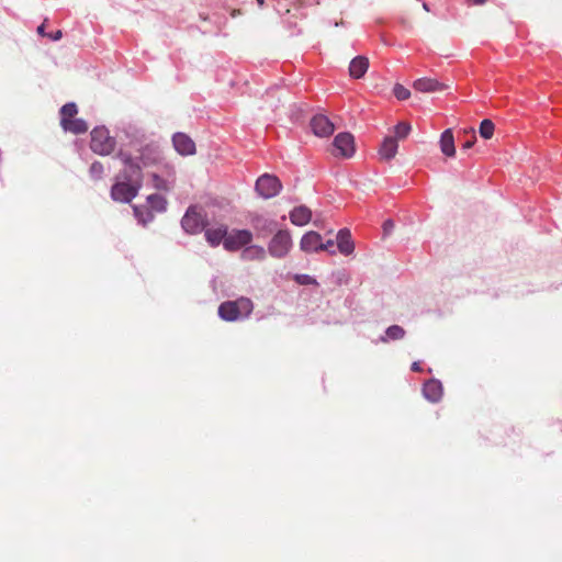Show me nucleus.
<instances>
[{
  "mask_svg": "<svg viewBox=\"0 0 562 562\" xmlns=\"http://www.w3.org/2000/svg\"><path fill=\"white\" fill-rule=\"evenodd\" d=\"M254 310V304L248 297H239L235 301H225L220 304L217 314L225 322H238L248 318Z\"/></svg>",
  "mask_w": 562,
  "mask_h": 562,
  "instance_id": "f257e3e1",
  "label": "nucleus"
},
{
  "mask_svg": "<svg viewBox=\"0 0 562 562\" xmlns=\"http://www.w3.org/2000/svg\"><path fill=\"white\" fill-rule=\"evenodd\" d=\"M209 221L205 211L200 205H190L181 221L180 225L186 234L188 235H198L202 233L207 226Z\"/></svg>",
  "mask_w": 562,
  "mask_h": 562,
  "instance_id": "f03ea898",
  "label": "nucleus"
},
{
  "mask_svg": "<svg viewBox=\"0 0 562 562\" xmlns=\"http://www.w3.org/2000/svg\"><path fill=\"white\" fill-rule=\"evenodd\" d=\"M115 157L124 165L123 170L119 172L116 179H124L142 184L143 168L145 167L138 156L134 157L128 151L120 149Z\"/></svg>",
  "mask_w": 562,
  "mask_h": 562,
  "instance_id": "7ed1b4c3",
  "label": "nucleus"
},
{
  "mask_svg": "<svg viewBox=\"0 0 562 562\" xmlns=\"http://www.w3.org/2000/svg\"><path fill=\"white\" fill-rule=\"evenodd\" d=\"M90 149L100 156L111 155L116 146L115 137L105 126H95L90 133Z\"/></svg>",
  "mask_w": 562,
  "mask_h": 562,
  "instance_id": "20e7f679",
  "label": "nucleus"
},
{
  "mask_svg": "<svg viewBox=\"0 0 562 562\" xmlns=\"http://www.w3.org/2000/svg\"><path fill=\"white\" fill-rule=\"evenodd\" d=\"M293 248L292 235L289 229L279 228L272 234L267 245V252L276 259L285 258Z\"/></svg>",
  "mask_w": 562,
  "mask_h": 562,
  "instance_id": "39448f33",
  "label": "nucleus"
},
{
  "mask_svg": "<svg viewBox=\"0 0 562 562\" xmlns=\"http://www.w3.org/2000/svg\"><path fill=\"white\" fill-rule=\"evenodd\" d=\"M140 187V183L116 179V182L111 188V199L120 203H130L137 196Z\"/></svg>",
  "mask_w": 562,
  "mask_h": 562,
  "instance_id": "423d86ee",
  "label": "nucleus"
},
{
  "mask_svg": "<svg viewBox=\"0 0 562 562\" xmlns=\"http://www.w3.org/2000/svg\"><path fill=\"white\" fill-rule=\"evenodd\" d=\"M255 189L261 198L271 199L280 193L282 183L277 176L265 173L257 179Z\"/></svg>",
  "mask_w": 562,
  "mask_h": 562,
  "instance_id": "0eeeda50",
  "label": "nucleus"
},
{
  "mask_svg": "<svg viewBox=\"0 0 562 562\" xmlns=\"http://www.w3.org/2000/svg\"><path fill=\"white\" fill-rule=\"evenodd\" d=\"M249 222L258 238H266L279 229V223L273 217L263 214H251Z\"/></svg>",
  "mask_w": 562,
  "mask_h": 562,
  "instance_id": "6e6552de",
  "label": "nucleus"
},
{
  "mask_svg": "<svg viewBox=\"0 0 562 562\" xmlns=\"http://www.w3.org/2000/svg\"><path fill=\"white\" fill-rule=\"evenodd\" d=\"M254 235L249 229H233L227 232V237L224 239V249L227 251H237L245 248L252 241Z\"/></svg>",
  "mask_w": 562,
  "mask_h": 562,
  "instance_id": "1a4fd4ad",
  "label": "nucleus"
},
{
  "mask_svg": "<svg viewBox=\"0 0 562 562\" xmlns=\"http://www.w3.org/2000/svg\"><path fill=\"white\" fill-rule=\"evenodd\" d=\"M333 146L336 156L350 158L355 154V138L352 134L348 132L337 134L334 138Z\"/></svg>",
  "mask_w": 562,
  "mask_h": 562,
  "instance_id": "9d476101",
  "label": "nucleus"
},
{
  "mask_svg": "<svg viewBox=\"0 0 562 562\" xmlns=\"http://www.w3.org/2000/svg\"><path fill=\"white\" fill-rule=\"evenodd\" d=\"M310 126L314 135L318 137H328L335 130L333 122L324 114H315L311 119Z\"/></svg>",
  "mask_w": 562,
  "mask_h": 562,
  "instance_id": "9b49d317",
  "label": "nucleus"
},
{
  "mask_svg": "<svg viewBox=\"0 0 562 562\" xmlns=\"http://www.w3.org/2000/svg\"><path fill=\"white\" fill-rule=\"evenodd\" d=\"M172 145L175 150L181 156H191L195 154V143L184 133L177 132L172 135Z\"/></svg>",
  "mask_w": 562,
  "mask_h": 562,
  "instance_id": "f8f14e48",
  "label": "nucleus"
},
{
  "mask_svg": "<svg viewBox=\"0 0 562 562\" xmlns=\"http://www.w3.org/2000/svg\"><path fill=\"white\" fill-rule=\"evenodd\" d=\"M138 158L144 167H148L159 164L162 160V154L157 144L150 143L140 148Z\"/></svg>",
  "mask_w": 562,
  "mask_h": 562,
  "instance_id": "ddd939ff",
  "label": "nucleus"
},
{
  "mask_svg": "<svg viewBox=\"0 0 562 562\" xmlns=\"http://www.w3.org/2000/svg\"><path fill=\"white\" fill-rule=\"evenodd\" d=\"M300 249L307 254L322 251L321 234L315 231L306 232L301 238Z\"/></svg>",
  "mask_w": 562,
  "mask_h": 562,
  "instance_id": "4468645a",
  "label": "nucleus"
},
{
  "mask_svg": "<svg viewBox=\"0 0 562 562\" xmlns=\"http://www.w3.org/2000/svg\"><path fill=\"white\" fill-rule=\"evenodd\" d=\"M442 394L443 387L439 380L430 379L424 383L423 395L427 401L438 403L441 400Z\"/></svg>",
  "mask_w": 562,
  "mask_h": 562,
  "instance_id": "2eb2a0df",
  "label": "nucleus"
},
{
  "mask_svg": "<svg viewBox=\"0 0 562 562\" xmlns=\"http://www.w3.org/2000/svg\"><path fill=\"white\" fill-rule=\"evenodd\" d=\"M337 248L344 256H349L355 251V243L350 229L341 228L336 235Z\"/></svg>",
  "mask_w": 562,
  "mask_h": 562,
  "instance_id": "dca6fc26",
  "label": "nucleus"
},
{
  "mask_svg": "<svg viewBox=\"0 0 562 562\" xmlns=\"http://www.w3.org/2000/svg\"><path fill=\"white\" fill-rule=\"evenodd\" d=\"M204 237L211 247H217L227 237L228 228L226 225L221 224L216 227H205Z\"/></svg>",
  "mask_w": 562,
  "mask_h": 562,
  "instance_id": "f3484780",
  "label": "nucleus"
},
{
  "mask_svg": "<svg viewBox=\"0 0 562 562\" xmlns=\"http://www.w3.org/2000/svg\"><path fill=\"white\" fill-rule=\"evenodd\" d=\"M289 218L293 225L302 227L312 220V211L305 205H300L290 212Z\"/></svg>",
  "mask_w": 562,
  "mask_h": 562,
  "instance_id": "a211bd4d",
  "label": "nucleus"
},
{
  "mask_svg": "<svg viewBox=\"0 0 562 562\" xmlns=\"http://www.w3.org/2000/svg\"><path fill=\"white\" fill-rule=\"evenodd\" d=\"M414 88L419 92H436L442 91L447 87L437 79L424 77L415 80Z\"/></svg>",
  "mask_w": 562,
  "mask_h": 562,
  "instance_id": "6ab92c4d",
  "label": "nucleus"
},
{
  "mask_svg": "<svg viewBox=\"0 0 562 562\" xmlns=\"http://www.w3.org/2000/svg\"><path fill=\"white\" fill-rule=\"evenodd\" d=\"M398 149V144L395 137L386 136L384 137L380 149L379 155L383 160H391L395 157Z\"/></svg>",
  "mask_w": 562,
  "mask_h": 562,
  "instance_id": "aec40b11",
  "label": "nucleus"
},
{
  "mask_svg": "<svg viewBox=\"0 0 562 562\" xmlns=\"http://www.w3.org/2000/svg\"><path fill=\"white\" fill-rule=\"evenodd\" d=\"M369 68V59L364 56L355 57L349 64V74L355 79L362 78Z\"/></svg>",
  "mask_w": 562,
  "mask_h": 562,
  "instance_id": "412c9836",
  "label": "nucleus"
},
{
  "mask_svg": "<svg viewBox=\"0 0 562 562\" xmlns=\"http://www.w3.org/2000/svg\"><path fill=\"white\" fill-rule=\"evenodd\" d=\"M60 125L66 132L75 135L83 134L88 131V124L83 119H60Z\"/></svg>",
  "mask_w": 562,
  "mask_h": 562,
  "instance_id": "4be33fe9",
  "label": "nucleus"
},
{
  "mask_svg": "<svg viewBox=\"0 0 562 562\" xmlns=\"http://www.w3.org/2000/svg\"><path fill=\"white\" fill-rule=\"evenodd\" d=\"M267 250L260 245H247L241 251V259L245 261H262L266 259Z\"/></svg>",
  "mask_w": 562,
  "mask_h": 562,
  "instance_id": "5701e85b",
  "label": "nucleus"
},
{
  "mask_svg": "<svg viewBox=\"0 0 562 562\" xmlns=\"http://www.w3.org/2000/svg\"><path fill=\"white\" fill-rule=\"evenodd\" d=\"M440 149L447 157H453L456 155L454 137L450 128L445 130L440 136Z\"/></svg>",
  "mask_w": 562,
  "mask_h": 562,
  "instance_id": "b1692460",
  "label": "nucleus"
},
{
  "mask_svg": "<svg viewBox=\"0 0 562 562\" xmlns=\"http://www.w3.org/2000/svg\"><path fill=\"white\" fill-rule=\"evenodd\" d=\"M405 337V329L400 325H391L389 326L384 334L379 337V342H390V341H396L401 340Z\"/></svg>",
  "mask_w": 562,
  "mask_h": 562,
  "instance_id": "393cba45",
  "label": "nucleus"
},
{
  "mask_svg": "<svg viewBox=\"0 0 562 562\" xmlns=\"http://www.w3.org/2000/svg\"><path fill=\"white\" fill-rule=\"evenodd\" d=\"M147 206L151 210V212L165 213L167 211V199L158 193L149 194L146 199Z\"/></svg>",
  "mask_w": 562,
  "mask_h": 562,
  "instance_id": "a878e982",
  "label": "nucleus"
},
{
  "mask_svg": "<svg viewBox=\"0 0 562 562\" xmlns=\"http://www.w3.org/2000/svg\"><path fill=\"white\" fill-rule=\"evenodd\" d=\"M133 212L137 223L143 226L151 223L155 218V214L147 205H134Z\"/></svg>",
  "mask_w": 562,
  "mask_h": 562,
  "instance_id": "bb28decb",
  "label": "nucleus"
},
{
  "mask_svg": "<svg viewBox=\"0 0 562 562\" xmlns=\"http://www.w3.org/2000/svg\"><path fill=\"white\" fill-rule=\"evenodd\" d=\"M122 133L128 139L131 145L139 144L144 140V132L135 125L127 124L122 127Z\"/></svg>",
  "mask_w": 562,
  "mask_h": 562,
  "instance_id": "cd10ccee",
  "label": "nucleus"
},
{
  "mask_svg": "<svg viewBox=\"0 0 562 562\" xmlns=\"http://www.w3.org/2000/svg\"><path fill=\"white\" fill-rule=\"evenodd\" d=\"M494 123L491 120L485 119L481 122L479 132L484 139H490L494 134Z\"/></svg>",
  "mask_w": 562,
  "mask_h": 562,
  "instance_id": "c85d7f7f",
  "label": "nucleus"
},
{
  "mask_svg": "<svg viewBox=\"0 0 562 562\" xmlns=\"http://www.w3.org/2000/svg\"><path fill=\"white\" fill-rule=\"evenodd\" d=\"M151 181L153 187L157 190L169 191L172 188L171 183L167 179L160 177L157 173L151 175Z\"/></svg>",
  "mask_w": 562,
  "mask_h": 562,
  "instance_id": "c756f323",
  "label": "nucleus"
},
{
  "mask_svg": "<svg viewBox=\"0 0 562 562\" xmlns=\"http://www.w3.org/2000/svg\"><path fill=\"white\" fill-rule=\"evenodd\" d=\"M411 130H412V126L409 123L400 122L394 126V134H395L394 137L396 138V140L405 138L406 136H408Z\"/></svg>",
  "mask_w": 562,
  "mask_h": 562,
  "instance_id": "7c9ffc66",
  "label": "nucleus"
},
{
  "mask_svg": "<svg viewBox=\"0 0 562 562\" xmlns=\"http://www.w3.org/2000/svg\"><path fill=\"white\" fill-rule=\"evenodd\" d=\"M78 112L77 104L75 102H68L60 109V119H72Z\"/></svg>",
  "mask_w": 562,
  "mask_h": 562,
  "instance_id": "2f4dec72",
  "label": "nucleus"
},
{
  "mask_svg": "<svg viewBox=\"0 0 562 562\" xmlns=\"http://www.w3.org/2000/svg\"><path fill=\"white\" fill-rule=\"evenodd\" d=\"M293 280L300 285H317V280L307 273H296L293 276Z\"/></svg>",
  "mask_w": 562,
  "mask_h": 562,
  "instance_id": "473e14b6",
  "label": "nucleus"
},
{
  "mask_svg": "<svg viewBox=\"0 0 562 562\" xmlns=\"http://www.w3.org/2000/svg\"><path fill=\"white\" fill-rule=\"evenodd\" d=\"M103 172H104V167L100 161L95 160L91 164V166L89 168V175L92 179H94V180L102 179Z\"/></svg>",
  "mask_w": 562,
  "mask_h": 562,
  "instance_id": "72a5a7b5",
  "label": "nucleus"
},
{
  "mask_svg": "<svg viewBox=\"0 0 562 562\" xmlns=\"http://www.w3.org/2000/svg\"><path fill=\"white\" fill-rule=\"evenodd\" d=\"M395 98L400 101L407 100L411 97V91L404 86L396 83L393 88Z\"/></svg>",
  "mask_w": 562,
  "mask_h": 562,
  "instance_id": "f704fd0d",
  "label": "nucleus"
},
{
  "mask_svg": "<svg viewBox=\"0 0 562 562\" xmlns=\"http://www.w3.org/2000/svg\"><path fill=\"white\" fill-rule=\"evenodd\" d=\"M333 246H334L333 239H328L326 243L322 241V250H326L330 255L336 254V250L333 248Z\"/></svg>",
  "mask_w": 562,
  "mask_h": 562,
  "instance_id": "c9c22d12",
  "label": "nucleus"
},
{
  "mask_svg": "<svg viewBox=\"0 0 562 562\" xmlns=\"http://www.w3.org/2000/svg\"><path fill=\"white\" fill-rule=\"evenodd\" d=\"M394 228V222L392 220H386L384 223H383V232L385 235H389L391 234V232L393 231Z\"/></svg>",
  "mask_w": 562,
  "mask_h": 562,
  "instance_id": "e433bc0d",
  "label": "nucleus"
},
{
  "mask_svg": "<svg viewBox=\"0 0 562 562\" xmlns=\"http://www.w3.org/2000/svg\"><path fill=\"white\" fill-rule=\"evenodd\" d=\"M48 36L52 38V41H58L61 38L63 33L60 30H57L56 32L49 34Z\"/></svg>",
  "mask_w": 562,
  "mask_h": 562,
  "instance_id": "4c0bfd02",
  "label": "nucleus"
},
{
  "mask_svg": "<svg viewBox=\"0 0 562 562\" xmlns=\"http://www.w3.org/2000/svg\"><path fill=\"white\" fill-rule=\"evenodd\" d=\"M411 369H412V371H414V372H418V371H420V370H422V368H420V363H419L418 361H414V362L412 363Z\"/></svg>",
  "mask_w": 562,
  "mask_h": 562,
  "instance_id": "58836bf2",
  "label": "nucleus"
},
{
  "mask_svg": "<svg viewBox=\"0 0 562 562\" xmlns=\"http://www.w3.org/2000/svg\"><path fill=\"white\" fill-rule=\"evenodd\" d=\"M473 144H474V140H473V139H469V140H467V142L462 145V147H463L464 149H469V148H471V147L473 146Z\"/></svg>",
  "mask_w": 562,
  "mask_h": 562,
  "instance_id": "ea45409f",
  "label": "nucleus"
},
{
  "mask_svg": "<svg viewBox=\"0 0 562 562\" xmlns=\"http://www.w3.org/2000/svg\"><path fill=\"white\" fill-rule=\"evenodd\" d=\"M37 32H38L40 34L44 35V24H42V25H40V26L37 27Z\"/></svg>",
  "mask_w": 562,
  "mask_h": 562,
  "instance_id": "a19ab883",
  "label": "nucleus"
},
{
  "mask_svg": "<svg viewBox=\"0 0 562 562\" xmlns=\"http://www.w3.org/2000/svg\"><path fill=\"white\" fill-rule=\"evenodd\" d=\"M423 8H424V10H426V11H429V10H430V9H429V7H428V4H427L426 2H424V3H423Z\"/></svg>",
  "mask_w": 562,
  "mask_h": 562,
  "instance_id": "79ce46f5",
  "label": "nucleus"
},
{
  "mask_svg": "<svg viewBox=\"0 0 562 562\" xmlns=\"http://www.w3.org/2000/svg\"><path fill=\"white\" fill-rule=\"evenodd\" d=\"M257 2L259 4V7H263V4H265V0H257Z\"/></svg>",
  "mask_w": 562,
  "mask_h": 562,
  "instance_id": "37998d69",
  "label": "nucleus"
}]
</instances>
